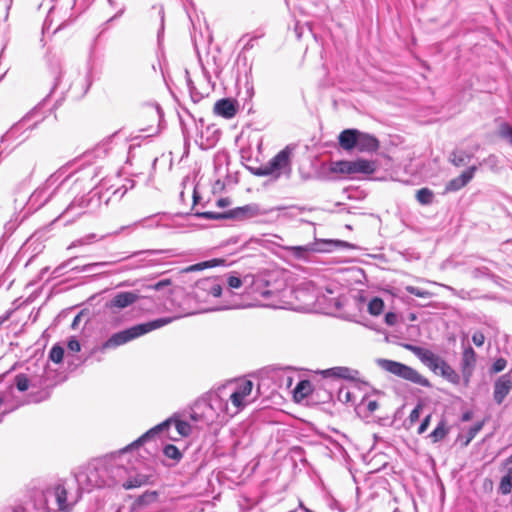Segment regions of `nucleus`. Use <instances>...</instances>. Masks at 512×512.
<instances>
[{
  "mask_svg": "<svg viewBox=\"0 0 512 512\" xmlns=\"http://www.w3.org/2000/svg\"><path fill=\"white\" fill-rule=\"evenodd\" d=\"M253 382L247 379L231 381L219 387L209 396L207 409L211 413L205 416L208 421H215L220 416L233 417L251 404L256 395H253Z\"/></svg>",
  "mask_w": 512,
  "mask_h": 512,
  "instance_id": "1",
  "label": "nucleus"
},
{
  "mask_svg": "<svg viewBox=\"0 0 512 512\" xmlns=\"http://www.w3.org/2000/svg\"><path fill=\"white\" fill-rule=\"evenodd\" d=\"M224 281L221 277H207L198 280L195 284L193 295L198 303L209 305L203 311H219L236 308L225 300L226 295H231L230 290L223 293Z\"/></svg>",
  "mask_w": 512,
  "mask_h": 512,
  "instance_id": "2",
  "label": "nucleus"
},
{
  "mask_svg": "<svg viewBox=\"0 0 512 512\" xmlns=\"http://www.w3.org/2000/svg\"><path fill=\"white\" fill-rule=\"evenodd\" d=\"M288 288H277L271 285L263 277L250 276V281L246 293L253 297L261 306L271 308H288L289 302L286 300L290 293Z\"/></svg>",
  "mask_w": 512,
  "mask_h": 512,
  "instance_id": "3",
  "label": "nucleus"
},
{
  "mask_svg": "<svg viewBox=\"0 0 512 512\" xmlns=\"http://www.w3.org/2000/svg\"><path fill=\"white\" fill-rule=\"evenodd\" d=\"M173 319L174 318L171 317L159 318L146 323L137 324L128 329L117 332L103 343L102 350L113 349L124 345L142 335L170 324Z\"/></svg>",
  "mask_w": 512,
  "mask_h": 512,
  "instance_id": "4",
  "label": "nucleus"
},
{
  "mask_svg": "<svg viewBox=\"0 0 512 512\" xmlns=\"http://www.w3.org/2000/svg\"><path fill=\"white\" fill-rule=\"evenodd\" d=\"M47 495L55 499L59 511L70 512L81 499L82 491L74 479L56 483L47 490Z\"/></svg>",
  "mask_w": 512,
  "mask_h": 512,
  "instance_id": "5",
  "label": "nucleus"
},
{
  "mask_svg": "<svg viewBox=\"0 0 512 512\" xmlns=\"http://www.w3.org/2000/svg\"><path fill=\"white\" fill-rule=\"evenodd\" d=\"M103 466L107 469L106 473H109V476L105 478L107 487L121 484L123 488L128 490L140 487L145 483V479L142 476H138L134 479H126L129 472L128 469L124 467L121 456L103 460Z\"/></svg>",
  "mask_w": 512,
  "mask_h": 512,
  "instance_id": "6",
  "label": "nucleus"
},
{
  "mask_svg": "<svg viewBox=\"0 0 512 512\" xmlns=\"http://www.w3.org/2000/svg\"><path fill=\"white\" fill-rule=\"evenodd\" d=\"M163 432L167 433L168 438L176 441L181 437L189 436L192 432V426L187 421L180 420L177 418H169L148 430L131 446H137L139 444H142L147 440L152 439L157 434Z\"/></svg>",
  "mask_w": 512,
  "mask_h": 512,
  "instance_id": "7",
  "label": "nucleus"
},
{
  "mask_svg": "<svg viewBox=\"0 0 512 512\" xmlns=\"http://www.w3.org/2000/svg\"><path fill=\"white\" fill-rule=\"evenodd\" d=\"M378 365L385 371L398 376L404 380L410 381L414 384L429 387L430 382L427 378L422 376L418 371L414 368L407 366L403 363L388 360V359H379Z\"/></svg>",
  "mask_w": 512,
  "mask_h": 512,
  "instance_id": "8",
  "label": "nucleus"
},
{
  "mask_svg": "<svg viewBox=\"0 0 512 512\" xmlns=\"http://www.w3.org/2000/svg\"><path fill=\"white\" fill-rule=\"evenodd\" d=\"M107 469L103 466V461L98 462L93 467H88L86 471L80 472L75 481L80 487L82 493L84 491H91L94 488L107 487L106 479L103 478V473H106Z\"/></svg>",
  "mask_w": 512,
  "mask_h": 512,
  "instance_id": "9",
  "label": "nucleus"
},
{
  "mask_svg": "<svg viewBox=\"0 0 512 512\" xmlns=\"http://www.w3.org/2000/svg\"><path fill=\"white\" fill-rule=\"evenodd\" d=\"M290 172V151L284 149L276 154L269 162L258 168L257 174L261 176H274L278 178L282 174Z\"/></svg>",
  "mask_w": 512,
  "mask_h": 512,
  "instance_id": "10",
  "label": "nucleus"
},
{
  "mask_svg": "<svg viewBox=\"0 0 512 512\" xmlns=\"http://www.w3.org/2000/svg\"><path fill=\"white\" fill-rule=\"evenodd\" d=\"M285 210L284 207H273L269 209L261 208L256 203L247 204L241 207H236L229 211L228 216L238 221H246L259 216L271 214L275 211Z\"/></svg>",
  "mask_w": 512,
  "mask_h": 512,
  "instance_id": "11",
  "label": "nucleus"
},
{
  "mask_svg": "<svg viewBox=\"0 0 512 512\" xmlns=\"http://www.w3.org/2000/svg\"><path fill=\"white\" fill-rule=\"evenodd\" d=\"M334 244L333 241H315L303 246H286L284 247L292 256L298 259H307L312 252H323L328 250V246ZM335 244H345V242L336 241Z\"/></svg>",
  "mask_w": 512,
  "mask_h": 512,
  "instance_id": "12",
  "label": "nucleus"
},
{
  "mask_svg": "<svg viewBox=\"0 0 512 512\" xmlns=\"http://www.w3.org/2000/svg\"><path fill=\"white\" fill-rule=\"evenodd\" d=\"M406 349L412 352L415 356L419 358V360L427 366L434 373H438L442 364H444L445 360H443L438 355L434 354L431 350L422 348L419 346H415L412 344H407Z\"/></svg>",
  "mask_w": 512,
  "mask_h": 512,
  "instance_id": "13",
  "label": "nucleus"
},
{
  "mask_svg": "<svg viewBox=\"0 0 512 512\" xmlns=\"http://www.w3.org/2000/svg\"><path fill=\"white\" fill-rule=\"evenodd\" d=\"M55 182V180L49 178L42 186L37 188L30 196L29 202L31 205H37V207L43 206L52 196Z\"/></svg>",
  "mask_w": 512,
  "mask_h": 512,
  "instance_id": "14",
  "label": "nucleus"
},
{
  "mask_svg": "<svg viewBox=\"0 0 512 512\" xmlns=\"http://www.w3.org/2000/svg\"><path fill=\"white\" fill-rule=\"evenodd\" d=\"M462 346L461 370L465 380L469 381L476 366V353L470 345L466 346L464 342H462Z\"/></svg>",
  "mask_w": 512,
  "mask_h": 512,
  "instance_id": "15",
  "label": "nucleus"
},
{
  "mask_svg": "<svg viewBox=\"0 0 512 512\" xmlns=\"http://www.w3.org/2000/svg\"><path fill=\"white\" fill-rule=\"evenodd\" d=\"M361 395L362 392L360 388L354 383L341 386L337 392V398L340 402L355 405L356 407Z\"/></svg>",
  "mask_w": 512,
  "mask_h": 512,
  "instance_id": "16",
  "label": "nucleus"
},
{
  "mask_svg": "<svg viewBox=\"0 0 512 512\" xmlns=\"http://www.w3.org/2000/svg\"><path fill=\"white\" fill-rule=\"evenodd\" d=\"M512 389V376L510 373L500 376L494 385V400L501 404Z\"/></svg>",
  "mask_w": 512,
  "mask_h": 512,
  "instance_id": "17",
  "label": "nucleus"
},
{
  "mask_svg": "<svg viewBox=\"0 0 512 512\" xmlns=\"http://www.w3.org/2000/svg\"><path fill=\"white\" fill-rule=\"evenodd\" d=\"M476 171V167L472 166L461 173L456 178L451 179L445 187V192H455L465 187L474 177V173Z\"/></svg>",
  "mask_w": 512,
  "mask_h": 512,
  "instance_id": "18",
  "label": "nucleus"
},
{
  "mask_svg": "<svg viewBox=\"0 0 512 512\" xmlns=\"http://www.w3.org/2000/svg\"><path fill=\"white\" fill-rule=\"evenodd\" d=\"M238 110L236 101L230 98L218 100L214 105V112L226 119L233 118Z\"/></svg>",
  "mask_w": 512,
  "mask_h": 512,
  "instance_id": "19",
  "label": "nucleus"
},
{
  "mask_svg": "<svg viewBox=\"0 0 512 512\" xmlns=\"http://www.w3.org/2000/svg\"><path fill=\"white\" fill-rule=\"evenodd\" d=\"M138 298L133 292H119L107 303V307L123 309L135 303Z\"/></svg>",
  "mask_w": 512,
  "mask_h": 512,
  "instance_id": "20",
  "label": "nucleus"
},
{
  "mask_svg": "<svg viewBox=\"0 0 512 512\" xmlns=\"http://www.w3.org/2000/svg\"><path fill=\"white\" fill-rule=\"evenodd\" d=\"M378 145V140L374 136L358 131L357 145L355 148L359 151H375L378 148Z\"/></svg>",
  "mask_w": 512,
  "mask_h": 512,
  "instance_id": "21",
  "label": "nucleus"
},
{
  "mask_svg": "<svg viewBox=\"0 0 512 512\" xmlns=\"http://www.w3.org/2000/svg\"><path fill=\"white\" fill-rule=\"evenodd\" d=\"M323 374L325 377H336L347 380H354L359 375L358 371L347 367H333L323 371Z\"/></svg>",
  "mask_w": 512,
  "mask_h": 512,
  "instance_id": "22",
  "label": "nucleus"
},
{
  "mask_svg": "<svg viewBox=\"0 0 512 512\" xmlns=\"http://www.w3.org/2000/svg\"><path fill=\"white\" fill-rule=\"evenodd\" d=\"M209 406V401L204 403L196 404L195 407L192 410V413L190 414V419L195 423H202L205 425H210L214 421H208L206 418L207 413H211L207 407Z\"/></svg>",
  "mask_w": 512,
  "mask_h": 512,
  "instance_id": "23",
  "label": "nucleus"
},
{
  "mask_svg": "<svg viewBox=\"0 0 512 512\" xmlns=\"http://www.w3.org/2000/svg\"><path fill=\"white\" fill-rule=\"evenodd\" d=\"M358 130L346 129L338 137L339 144L344 150H352L357 145Z\"/></svg>",
  "mask_w": 512,
  "mask_h": 512,
  "instance_id": "24",
  "label": "nucleus"
},
{
  "mask_svg": "<svg viewBox=\"0 0 512 512\" xmlns=\"http://www.w3.org/2000/svg\"><path fill=\"white\" fill-rule=\"evenodd\" d=\"M504 468L506 474L501 479L499 491L503 495H507L512 491V455L505 461Z\"/></svg>",
  "mask_w": 512,
  "mask_h": 512,
  "instance_id": "25",
  "label": "nucleus"
},
{
  "mask_svg": "<svg viewBox=\"0 0 512 512\" xmlns=\"http://www.w3.org/2000/svg\"><path fill=\"white\" fill-rule=\"evenodd\" d=\"M225 260L224 259H211L207 261H203L197 264L190 265L182 270L183 273H190V272H196V271H202L204 269L208 268H214L217 266L224 265Z\"/></svg>",
  "mask_w": 512,
  "mask_h": 512,
  "instance_id": "26",
  "label": "nucleus"
},
{
  "mask_svg": "<svg viewBox=\"0 0 512 512\" xmlns=\"http://www.w3.org/2000/svg\"><path fill=\"white\" fill-rule=\"evenodd\" d=\"M354 174H372L375 171V164L365 159H357L353 161Z\"/></svg>",
  "mask_w": 512,
  "mask_h": 512,
  "instance_id": "27",
  "label": "nucleus"
},
{
  "mask_svg": "<svg viewBox=\"0 0 512 512\" xmlns=\"http://www.w3.org/2000/svg\"><path fill=\"white\" fill-rule=\"evenodd\" d=\"M449 433V428L446 425L445 420H441L436 428L428 435L433 443L442 441Z\"/></svg>",
  "mask_w": 512,
  "mask_h": 512,
  "instance_id": "28",
  "label": "nucleus"
},
{
  "mask_svg": "<svg viewBox=\"0 0 512 512\" xmlns=\"http://www.w3.org/2000/svg\"><path fill=\"white\" fill-rule=\"evenodd\" d=\"M357 409L359 412L373 413L378 409V403L376 400L361 395Z\"/></svg>",
  "mask_w": 512,
  "mask_h": 512,
  "instance_id": "29",
  "label": "nucleus"
},
{
  "mask_svg": "<svg viewBox=\"0 0 512 512\" xmlns=\"http://www.w3.org/2000/svg\"><path fill=\"white\" fill-rule=\"evenodd\" d=\"M438 373H440L444 378L454 384H457L460 380L457 372L446 361L444 364H442Z\"/></svg>",
  "mask_w": 512,
  "mask_h": 512,
  "instance_id": "30",
  "label": "nucleus"
},
{
  "mask_svg": "<svg viewBox=\"0 0 512 512\" xmlns=\"http://www.w3.org/2000/svg\"><path fill=\"white\" fill-rule=\"evenodd\" d=\"M251 275H245L243 278L238 277L237 275H229L227 277V284L229 288L231 289H238L242 285H245V287H248L249 281H250Z\"/></svg>",
  "mask_w": 512,
  "mask_h": 512,
  "instance_id": "31",
  "label": "nucleus"
},
{
  "mask_svg": "<svg viewBox=\"0 0 512 512\" xmlns=\"http://www.w3.org/2000/svg\"><path fill=\"white\" fill-rule=\"evenodd\" d=\"M416 199L421 205H430L434 199V193L429 188H421L416 193Z\"/></svg>",
  "mask_w": 512,
  "mask_h": 512,
  "instance_id": "32",
  "label": "nucleus"
},
{
  "mask_svg": "<svg viewBox=\"0 0 512 512\" xmlns=\"http://www.w3.org/2000/svg\"><path fill=\"white\" fill-rule=\"evenodd\" d=\"M16 387L19 391H26L30 386H36V383L32 382L25 374H19L15 377ZM37 385L42 386L39 382Z\"/></svg>",
  "mask_w": 512,
  "mask_h": 512,
  "instance_id": "33",
  "label": "nucleus"
},
{
  "mask_svg": "<svg viewBox=\"0 0 512 512\" xmlns=\"http://www.w3.org/2000/svg\"><path fill=\"white\" fill-rule=\"evenodd\" d=\"M311 391V384L307 380L300 381L294 389V396L297 399H303Z\"/></svg>",
  "mask_w": 512,
  "mask_h": 512,
  "instance_id": "34",
  "label": "nucleus"
},
{
  "mask_svg": "<svg viewBox=\"0 0 512 512\" xmlns=\"http://www.w3.org/2000/svg\"><path fill=\"white\" fill-rule=\"evenodd\" d=\"M88 206V201L84 198V197H81L79 199H74L70 204L69 206L66 208V210L64 211V214H68L74 210H82L84 209L85 207ZM82 213V211H77L76 212V215H80Z\"/></svg>",
  "mask_w": 512,
  "mask_h": 512,
  "instance_id": "35",
  "label": "nucleus"
},
{
  "mask_svg": "<svg viewBox=\"0 0 512 512\" xmlns=\"http://www.w3.org/2000/svg\"><path fill=\"white\" fill-rule=\"evenodd\" d=\"M384 308V302L379 297H374L368 304V311L373 316H378L382 313Z\"/></svg>",
  "mask_w": 512,
  "mask_h": 512,
  "instance_id": "36",
  "label": "nucleus"
},
{
  "mask_svg": "<svg viewBox=\"0 0 512 512\" xmlns=\"http://www.w3.org/2000/svg\"><path fill=\"white\" fill-rule=\"evenodd\" d=\"M333 171L342 174H354L353 161H339L334 163Z\"/></svg>",
  "mask_w": 512,
  "mask_h": 512,
  "instance_id": "37",
  "label": "nucleus"
},
{
  "mask_svg": "<svg viewBox=\"0 0 512 512\" xmlns=\"http://www.w3.org/2000/svg\"><path fill=\"white\" fill-rule=\"evenodd\" d=\"M163 453L167 458H170L176 462L182 459V453L175 445L172 444L165 445L163 448Z\"/></svg>",
  "mask_w": 512,
  "mask_h": 512,
  "instance_id": "38",
  "label": "nucleus"
},
{
  "mask_svg": "<svg viewBox=\"0 0 512 512\" xmlns=\"http://www.w3.org/2000/svg\"><path fill=\"white\" fill-rule=\"evenodd\" d=\"M498 134L501 138L507 140L512 145V126L508 123H501Z\"/></svg>",
  "mask_w": 512,
  "mask_h": 512,
  "instance_id": "39",
  "label": "nucleus"
},
{
  "mask_svg": "<svg viewBox=\"0 0 512 512\" xmlns=\"http://www.w3.org/2000/svg\"><path fill=\"white\" fill-rule=\"evenodd\" d=\"M64 349L59 345H54L49 353V358L55 362L60 363L63 360Z\"/></svg>",
  "mask_w": 512,
  "mask_h": 512,
  "instance_id": "40",
  "label": "nucleus"
},
{
  "mask_svg": "<svg viewBox=\"0 0 512 512\" xmlns=\"http://www.w3.org/2000/svg\"><path fill=\"white\" fill-rule=\"evenodd\" d=\"M405 290L410 293V294H413L417 297H420V298H431L433 296V293L427 291V290H423V289H420L418 287H414V286H406L405 287Z\"/></svg>",
  "mask_w": 512,
  "mask_h": 512,
  "instance_id": "41",
  "label": "nucleus"
},
{
  "mask_svg": "<svg viewBox=\"0 0 512 512\" xmlns=\"http://www.w3.org/2000/svg\"><path fill=\"white\" fill-rule=\"evenodd\" d=\"M482 429V423H478L474 426H472L469 430H468V437L465 441V445H468L470 443V441L478 434V432Z\"/></svg>",
  "mask_w": 512,
  "mask_h": 512,
  "instance_id": "42",
  "label": "nucleus"
},
{
  "mask_svg": "<svg viewBox=\"0 0 512 512\" xmlns=\"http://www.w3.org/2000/svg\"><path fill=\"white\" fill-rule=\"evenodd\" d=\"M67 348L69 352L77 353L80 351L81 345L76 338L72 337L68 341Z\"/></svg>",
  "mask_w": 512,
  "mask_h": 512,
  "instance_id": "43",
  "label": "nucleus"
},
{
  "mask_svg": "<svg viewBox=\"0 0 512 512\" xmlns=\"http://www.w3.org/2000/svg\"><path fill=\"white\" fill-rule=\"evenodd\" d=\"M507 362L504 358H498L492 365V372L498 373L505 369Z\"/></svg>",
  "mask_w": 512,
  "mask_h": 512,
  "instance_id": "44",
  "label": "nucleus"
},
{
  "mask_svg": "<svg viewBox=\"0 0 512 512\" xmlns=\"http://www.w3.org/2000/svg\"><path fill=\"white\" fill-rule=\"evenodd\" d=\"M472 341L477 347H481L485 342V336L482 332L476 331L472 335Z\"/></svg>",
  "mask_w": 512,
  "mask_h": 512,
  "instance_id": "45",
  "label": "nucleus"
},
{
  "mask_svg": "<svg viewBox=\"0 0 512 512\" xmlns=\"http://www.w3.org/2000/svg\"><path fill=\"white\" fill-rule=\"evenodd\" d=\"M11 4L12 0H0V13H2L5 17L8 15Z\"/></svg>",
  "mask_w": 512,
  "mask_h": 512,
  "instance_id": "46",
  "label": "nucleus"
},
{
  "mask_svg": "<svg viewBox=\"0 0 512 512\" xmlns=\"http://www.w3.org/2000/svg\"><path fill=\"white\" fill-rule=\"evenodd\" d=\"M430 420H431V414L427 415L423 419V421L421 422L420 426L418 427V433L419 434H423L427 430V428H428V426L430 424Z\"/></svg>",
  "mask_w": 512,
  "mask_h": 512,
  "instance_id": "47",
  "label": "nucleus"
},
{
  "mask_svg": "<svg viewBox=\"0 0 512 512\" xmlns=\"http://www.w3.org/2000/svg\"><path fill=\"white\" fill-rule=\"evenodd\" d=\"M421 406L417 405L410 413L409 420L411 423L417 421L420 417Z\"/></svg>",
  "mask_w": 512,
  "mask_h": 512,
  "instance_id": "48",
  "label": "nucleus"
},
{
  "mask_svg": "<svg viewBox=\"0 0 512 512\" xmlns=\"http://www.w3.org/2000/svg\"><path fill=\"white\" fill-rule=\"evenodd\" d=\"M84 245H89V242H87V240H86V239H85V237L83 236V237H81V238H79V239H77V240L73 241V242L69 245L68 249L75 248V247H79V246H84Z\"/></svg>",
  "mask_w": 512,
  "mask_h": 512,
  "instance_id": "49",
  "label": "nucleus"
},
{
  "mask_svg": "<svg viewBox=\"0 0 512 512\" xmlns=\"http://www.w3.org/2000/svg\"><path fill=\"white\" fill-rule=\"evenodd\" d=\"M170 284H171V281L169 279H164V280H161V281L157 282L153 286H151V288L156 290V291H159L163 287L169 286Z\"/></svg>",
  "mask_w": 512,
  "mask_h": 512,
  "instance_id": "50",
  "label": "nucleus"
},
{
  "mask_svg": "<svg viewBox=\"0 0 512 512\" xmlns=\"http://www.w3.org/2000/svg\"><path fill=\"white\" fill-rule=\"evenodd\" d=\"M84 237L87 240V242H89V244H92L93 242L100 241V240H102L104 238V236H98L95 233L87 234Z\"/></svg>",
  "mask_w": 512,
  "mask_h": 512,
  "instance_id": "51",
  "label": "nucleus"
},
{
  "mask_svg": "<svg viewBox=\"0 0 512 512\" xmlns=\"http://www.w3.org/2000/svg\"><path fill=\"white\" fill-rule=\"evenodd\" d=\"M108 262H97L85 265L83 271H92L93 268L107 266Z\"/></svg>",
  "mask_w": 512,
  "mask_h": 512,
  "instance_id": "52",
  "label": "nucleus"
},
{
  "mask_svg": "<svg viewBox=\"0 0 512 512\" xmlns=\"http://www.w3.org/2000/svg\"><path fill=\"white\" fill-rule=\"evenodd\" d=\"M397 321V316L396 314L392 313V312H389L385 315V322L388 324V325H394Z\"/></svg>",
  "mask_w": 512,
  "mask_h": 512,
  "instance_id": "53",
  "label": "nucleus"
},
{
  "mask_svg": "<svg viewBox=\"0 0 512 512\" xmlns=\"http://www.w3.org/2000/svg\"><path fill=\"white\" fill-rule=\"evenodd\" d=\"M453 158H452V162L455 166H460L464 163V157L461 155V156H457V154L454 152L452 154Z\"/></svg>",
  "mask_w": 512,
  "mask_h": 512,
  "instance_id": "54",
  "label": "nucleus"
},
{
  "mask_svg": "<svg viewBox=\"0 0 512 512\" xmlns=\"http://www.w3.org/2000/svg\"><path fill=\"white\" fill-rule=\"evenodd\" d=\"M126 192H127V188H124V189L119 188V189H116L113 194L114 195H118L119 194V198H122L125 195Z\"/></svg>",
  "mask_w": 512,
  "mask_h": 512,
  "instance_id": "55",
  "label": "nucleus"
},
{
  "mask_svg": "<svg viewBox=\"0 0 512 512\" xmlns=\"http://www.w3.org/2000/svg\"><path fill=\"white\" fill-rule=\"evenodd\" d=\"M256 39V37L250 38L246 44L244 45L245 49H250L253 47V41Z\"/></svg>",
  "mask_w": 512,
  "mask_h": 512,
  "instance_id": "56",
  "label": "nucleus"
},
{
  "mask_svg": "<svg viewBox=\"0 0 512 512\" xmlns=\"http://www.w3.org/2000/svg\"><path fill=\"white\" fill-rule=\"evenodd\" d=\"M285 382H286V386L288 388L291 387V385H292V377L291 376H286L285 377Z\"/></svg>",
  "mask_w": 512,
  "mask_h": 512,
  "instance_id": "57",
  "label": "nucleus"
},
{
  "mask_svg": "<svg viewBox=\"0 0 512 512\" xmlns=\"http://www.w3.org/2000/svg\"><path fill=\"white\" fill-rule=\"evenodd\" d=\"M79 320H80V315H77V316L74 318L73 322H72V327H73V328H75V327L77 326V324H78Z\"/></svg>",
  "mask_w": 512,
  "mask_h": 512,
  "instance_id": "58",
  "label": "nucleus"
},
{
  "mask_svg": "<svg viewBox=\"0 0 512 512\" xmlns=\"http://www.w3.org/2000/svg\"><path fill=\"white\" fill-rule=\"evenodd\" d=\"M201 216L206 217V218H209V219H211V218H214V217H215V216H214V214H213V213H211V212H205V213L201 214Z\"/></svg>",
  "mask_w": 512,
  "mask_h": 512,
  "instance_id": "59",
  "label": "nucleus"
},
{
  "mask_svg": "<svg viewBox=\"0 0 512 512\" xmlns=\"http://www.w3.org/2000/svg\"><path fill=\"white\" fill-rule=\"evenodd\" d=\"M470 419V416L468 414L463 415V420L467 421Z\"/></svg>",
  "mask_w": 512,
  "mask_h": 512,
  "instance_id": "60",
  "label": "nucleus"
},
{
  "mask_svg": "<svg viewBox=\"0 0 512 512\" xmlns=\"http://www.w3.org/2000/svg\"><path fill=\"white\" fill-rule=\"evenodd\" d=\"M160 14H161V22L163 23L164 13H163V10H162V9L160 10Z\"/></svg>",
  "mask_w": 512,
  "mask_h": 512,
  "instance_id": "61",
  "label": "nucleus"
},
{
  "mask_svg": "<svg viewBox=\"0 0 512 512\" xmlns=\"http://www.w3.org/2000/svg\"><path fill=\"white\" fill-rule=\"evenodd\" d=\"M55 12H56V9H55V8H53V9L50 11V15H49V16H53V15L55 14Z\"/></svg>",
  "mask_w": 512,
  "mask_h": 512,
  "instance_id": "62",
  "label": "nucleus"
},
{
  "mask_svg": "<svg viewBox=\"0 0 512 512\" xmlns=\"http://www.w3.org/2000/svg\"><path fill=\"white\" fill-rule=\"evenodd\" d=\"M421 281H423V282H426V283H432V284H437L436 282H432V281H429V280H425V279H422Z\"/></svg>",
  "mask_w": 512,
  "mask_h": 512,
  "instance_id": "63",
  "label": "nucleus"
},
{
  "mask_svg": "<svg viewBox=\"0 0 512 512\" xmlns=\"http://www.w3.org/2000/svg\"><path fill=\"white\" fill-rule=\"evenodd\" d=\"M42 512H51V511H50L49 509H45V510H44V511H42Z\"/></svg>",
  "mask_w": 512,
  "mask_h": 512,
  "instance_id": "64",
  "label": "nucleus"
}]
</instances>
